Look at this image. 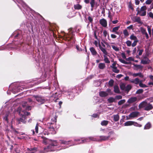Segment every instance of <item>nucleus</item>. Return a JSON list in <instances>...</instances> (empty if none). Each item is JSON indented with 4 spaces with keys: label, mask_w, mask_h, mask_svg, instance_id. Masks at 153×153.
<instances>
[{
    "label": "nucleus",
    "mask_w": 153,
    "mask_h": 153,
    "mask_svg": "<svg viewBox=\"0 0 153 153\" xmlns=\"http://www.w3.org/2000/svg\"><path fill=\"white\" fill-rule=\"evenodd\" d=\"M57 146V143L56 141H54L52 143L48 146L47 148L44 149V151L41 152L40 153L37 152L36 149L35 148L28 149L27 152H24V153H45L46 152L54 151V147Z\"/></svg>",
    "instance_id": "1"
},
{
    "label": "nucleus",
    "mask_w": 153,
    "mask_h": 153,
    "mask_svg": "<svg viewBox=\"0 0 153 153\" xmlns=\"http://www.w3.org/2000/svg\"><path fill=\"white\" fill-rule=\"evenodd\" d=\"M100 139L98 138H96L93 137H90L88 138H82L81 140H77L76 141H80L79 143H84L89 142L90 141H101L102 140H108L109 136H100L99 137Z\"/></svg>",
    "instance_id": "2"
},
{
    "label": "nucleus",
    "mask_w": 153,
    "mask_h": 153,
    "mask_svg": "<svg viewBox=\"0 0 153 153\" xmlns=\"http://www.w3.org/2000/svg\"><path fill=\"white\" fill-rule=\"evenodd\" d=\"M56 119L55 118L54 119L53 122L48 123H47V127L49 129V131L48 132L46 130L43 131V133L45 135H48L49 134L51 133L52 134H56V132L55 130L56 128Z\"/></svg>",
    "instance_id": "3"
},
{
    "label": "nucleus",
    "mask_w": 153,
    "mask_h": 153,
    "mask_svg": "<svg viewBox=\"0 0 153 153\" xmlns=\"http://www.w3.org/2000/svg\"><path fill=\"white\" fill-rule=\"evenodd\" d=\"M147 7L146 6H144L141 7L140 10H137V15H139L141 16H144L146 14Z\"/></svg>",
    "instance_id": "4"
},
{
    "label": "nucleus",
    "mask_w": 153,
    "mask_h": 153,
    "mask_svg": "<svg viewBox=\"0 0 153 153\" xmlns=\"http://www.w3.org/2000/svg\"><path fill=\"white\" fill-rule=\"evenodd\" d=\"M34 97L38 102L40 104H43L47 101L46 99L41 96H35Z\"/></svg>",
    "instance_id": "5"
},
{
    "label": "nucleus",
    "mask_w": 153,
    "mask_h": 153,
    "mask_svg": "<svg viewBox=\"0 0 153 153\" xmlns=\"http://www.w3.org/2000/svg\"><path fill=\"white\" fill-rule=\"evenodd\" d=\"M139 113L137 111L133 112L131 113L127 117V120L132 119V118L137 117Z\"/></svg>",
    "instance_id": "6"
},
{
    "label": "nucleus",
    "mask_w": 153,
    "mask_h": 153,
    "mask_svg": "<svg viewBox=\"0 0 153 153\" xmlns=\"http://www.w3.org/2000/svg\"><path fill=\"white\" fill-rule=\"evenodd\" d=\"M13 119V118L11 117V114H10L9 112H7L3 118L4 120L7 123H8L9 120H11Z\"/></svg>",
    "instance_id": "7"
},
{
    "label": "nucleus",
    "mask_w": 153,
    "mask_h": 153,
    "mask_svg": "<svg viewBox=\"0 0 153 153\" xmlns=\"http://www.w3.org/2000/svg\"><path fill=\"white\" fill-rule=\"evenodd\" d=\"M18 110L20 111L19 114L20 116H22V117H24V118L26 117V116H28L30 114V113L29 112L21 111L19 108H18Z\"/></svg>",
    "instance_id": "8"
},
{
    "label": "nucleus",
    "mask_w": 153,
    "mask_h": 153,
    "mask_svg": "<svg viewBox=\"0 0 153 153\" xmlns=\"http://www.w3.org/2000/svg\"><path fill=\"white\" fill-rule=\"evenodd\" d=\"M116 62H114L112 64V65L111 66V67L113 68L112 71L113 72L116 73H118L119 72V70L117 69L116 66Z\"/></svg>",
    "instance_id": "9"
},
{
    "label": "nucleus",
    "mask_w": 153,
    "mask_h": 153,
    "mask_svg": "<svg viewBox=\"0 0 153 153\" xmlns=\"http://www.w3.org/2000/svg\"><path fill=\"white\" fill-rule=\"evenodd\" d=\"M100 24L103 27H106L107 26V22L104 19H102L100 20Z\"/></svg>",
    "instance_id": "10"
},
{
    "label": "nucleus",
    "mask_w": 153,
    "mask_h": 153,
    "mask_svg": "<svg viewBox=\"0 0 153 153\" xmlns=\"http://www.w3.org/2000/svg\"><path fill=\"white\" fill-rule=\"evenodd\" d=\"M131 82L134 83L136 85L139 84L140 80L138 78H135L134 79H132L130 80Z\"/></svg>",
    "instance_id": "11"
},
{
    "label": "nucleus",
    "mask_w": 153,
    "mask_h": 153,
    "mask_svg": "<svg viewBox=\"0 0 153 153\" xmlns=\"http://www.w3.org/2000/svg\"><path fill=\"white\" fill-rule=\"evenodd\" d=\"M137 98L136 97H131L128 100L127 102L129 103H133L137 101Z\"/></svg>",
    "instance_id": "12"
},
{
    "label": "nucleus",
    "mask_w": 153,
    "mask_h": 153,
    "mask_svg": "<svg viewBox=\"0 0 153 153\" xmlns=\"http://www.w3.org/2000/svg\"><path fill=\"white\" fill-rule=\"evenodd\" d=\"M99 46L100 49L104 54V55H107L108 54V53L105 48L102 47L100 44H99Z\"/></svg>",
    "instance_id": "13"
},
{
    "label": "nucleus",
    "mask_w": 153,
    "mask_h": 153,
    "mask_svg": "<svg viewBox=\"0 0 153 153\" xmlns=\"http://www.w3.org/2000/svg\"><path fill=\"white\" fill-rule=\"evenodd\" d=\"M133 20L134 22H137L139 24L142 23L141 19L139 17H134Z\"/></svg>",
    "instance_id": "14"
},
{
    "label": "nucleus",
    "mask_w": 153,
    "mask_h": 153,
    "mask_svg": "<svg viewBox=\"0 0 153 153\" xmlns=\"http://www.w3.org/2000/svg\"><path fill=\"white\" fill-rule=\"evenodd\" d=\"M147 105V102L146 101H143L141 102L139 105V107L140 109L143 108H145Z\"/></svg>",
    "instance_id": "15"
},
{
    "label": "nucleus",
    "mask_w": 153,
    "mask_h": 153,
    "mask_svg": "<svg viewBox=\"0 0 153 153\" xmlns=\"http://www.w3.org/2000/svg\"><path fill=\"white\" fill-rule=\"evenodd\" d=\"M120 26H118L117 27H114L112 30V32H114L116 34L118 35L119 34V33L117 31L118 30L119 28H120Z\"/></svg>",
    "instance_id": "16"
},
{
    "label": "nucleus",
    "mask_w": 153,
    "mask_h": 153,
    "mask_svg": "<svg viewBox=\"0 0 153 153\" xmlns=\"http://www.w3.org/2000/svg\"><path fill=\"white\" fill-rule=\"evenodd\" d=\"M152 108V105L151 104L147 103L146 105V106L144 109L148 111L151 109Z\"/></svg>",
    "instance_id": "17"
},
{
    "label": "nucleus",
    "mask_w": 153,
    "mask_h": 153,
    "mask_svg": "<svg viewBox=\"0 0 153 153\" xmlns=\"http://www.w3.org/2000/svg\"><path fill=\"white\" fill-rule=\"evenodd\" d=\"M82 6L79 4H76L74 5V8L75 10H79L82 8Z\"/></svg>",
    "instance_id": "18"
},
{
    "label": "nucleus",
    "mask_w": 153,
    "mask_h": 153,
    "mask_svg": "<svg viewBox=\"0 0 153 153\" xmlns=\"http://www.w3.org/2000/svg\"><path fill=\"white\" fill-rule=\"evenodd\" d=\"M22 106L24 109H25L28 110H29L31 109V107L30 106H28L27 103H25L24 104H23Z\"/></svg>",
    "instance_id": "19"
},
{
    "label": "nucleus",
    "mask_w": 153,
    "mask_h": 153,
    "mask_svg": "<svg viewBox=\"0 0 153 153\" xmlns=\"http://www.w3.org/2000/svg\"><path fill=\"white\" fill-rule=\"evenodd\" d=\"M98 66L99 69H103L105 68V65L104 63H101L99 64Z\"/></svg>",
    "instance_id": "20"
},
{
    "label": "nucleus",
    "mask_w": 153,
    "mask_h": 153,
    "mask_svg": "<svg viewBox=\"0 0 153 153\" xmlns=\"http://www.w3.org/2000/svg\"><path fill=\"white\" fill-rule=\"evenodd\" d=\"M101 97H105L108 95V94L105 91H101L99 93Z\"/></svg>",
    "instance_id": "21"
},
{
    "label": "nucleus",
    "mask_w": 153,
    "mask_h": 153,
    "mask_svg": "<svg viewBox=\"0 0 153 153\" xmlns=\"http://www.w3.org/2000/svg\"><path fill=\"white\" fill-rule=\"evenodd\" d=\"M149 60L147 58H145L141 61V63L143 64H146L149 63Z\"/></svg>",
    "instance_id": "22"
},
{
    "label": "nucleus",
    "mask_w": 153,
    "mask_h": 153,
    "mask_svg": "<svg viewBox=\"0 0 153 153\" xmlns=\"http://www.w3.org/2000/svg\"><path fill=\"white\" fill-rule=\"evenodd\" d=\"M90 50L92 55H95L97 54V52L93 47L90 48Z\"/></svg>",
    "instance_id": "23"
},
{
    "label": "nucleus",
    "mask_w": 153,
    "mask_h": 153,
    "mask_svg": "<svg viewBox=\"0 0 153 153\" xmlns=\"http://www.w3.org/2000/svg\"><path fill=\"white\" fill-rule=\"evenodd\" d=\"M70 142V141H66L64 140H62L60 141V143L61 144H63L66 145H67L69 144V143Z\"/></svg>",
    "instance_id": "24"
},
{
    "label": "nucleus",
    "mask_w": 153,
    "mask_h": 153,
    "mask_svg": "<svg viewBox=\"0 0 153 153\" xmlns=\"http://www.w3.org/2000/svg\"><path fill=\"white\" fill-rule=\"evenodd\" d=\"M151 127V123L148 122L145 126L144 129H149Z\"/></svg>",
    "instance_id": "25"
},
{
    "label": "nucleus",
    "mask_w": 153,
    "mask_h": 153,
    "mask_svg": "<svg viewBox=\"0 0 153 153\" xmlns=\"http://www.w3.org/2000/svg\"><path fill=\"white\" fill-rule=\"evenodd\" d=\"M114 91L115 93H119L120 91L118 86L115 85L114 86Z\"/></svg>",
    "instance_id": "26"
},
{
    "label": "nucleus",
    "mask_w": 153,
    "mask_h": 153,
    "mask_svg": "<svg viewBox=\"0 0 153 153\" xmlns=\"http://www.w3.org/2000/svg\"><path fill=\"white\" fill-rule=\"evenodd\" d=\"M103 57L104 58L103 60L106 63H109L110 61L106 56V55H103Z\"/></svg>",
    "instance_id": "27"
},
{
    "label": "nucleus",
    "mask_w": 153,
    "mask_h": 153,
    "mask_svg": "<svg viewBox=\"0 0 153 153\" xmlns=\"http://www.w3.org/2000/svg\"><path fill=\"white\" fill-rule=\"evenodd\" d=\"M22 118H20L19 119H18V120L19 121V123L22 122L23 123H26V121L25 120L26 119V117L25 118H24L23 117H22V116H21Z\"/></svg>",
    "instance_id": "28"
},
{
    "label": "nucleus",
    "mask_w": 153,
    "mask_h": 153,
    "mask_svg": "<svg viewBox=\"0 0 153 153\" xmlns=\"http://www.w3.org/2000/svg\"><path fill=\"white\" fill-rule=\"evenodd\" d=\"M133 121H128L124 123L125 126H130L132 125Z\"/></svg>",
    "instance_id": "29"
},
{
    "label": "nucleus",
    "mask_w": 153,
    "mask_h": 153,
    "mask_svg": "<svg viewBox=\"0 0 153 153\" xmlns=\"http://www.w3.org/2000/svg\"><path fill=\"white\" fill-rule=\"evenodd\" d=\"M120 86V88L122 90H125L126 87V84L124 83H121Z\"/></svg>",
    "instance_id": "30"
},
{
    "label": "nucleus",
    "mask_w": 153,
    "mask_h": 153,
    "mask_svg": "<svg viewBox=\"0 0 153 153\" xmlns=\"http://www.w3.org/2000/svg\"><path fill=\"white\" fill-rule=\"evenodd\" d=\"M130 39L134 41L138 40L136 36H135L134 34H132L130 36Z\"/></svg>",
    "instance_id": "31"
},
{
    "label": "nucleus",
    "mask_w": 153,
    "mask_h": 153,
    "mask_svg": "<svg viewBox=\"0 0 153 153\" xmlns=\"http://www.w3.org/2000/svg\"><path fill=\"white\" fill-rule=\"evenodd\" d=\"M111 46L112 47L113 49L115 51H119V48L117 46L113 45H111Z\"/></svg>",
    "instance_id": "32"
},
{
    "label": "nucleus",
    "mask_w": 153,
    "mask_h": 153,
    "mask_svg": "<svg viewBox=\"0 0 153 153\" xmlns=\"http://www.w3.org/2000/svg\"><path fill=\"white\" fill-rule=\"evenodd\" d=\"M134 67L135 68V69L138 70L139 69L142 68L143 67L140 65H134Z\"/></svg>",
    "instance_id": "33"
},
{
    "label": "nucleus",
    "mask_w": 153,
    "mask_h": 153,
    "mask_svg": "<svg viewBox=\"0 0 153 153\" xmlns=\"http://www.w3.org/2000/svg\"><path fill=\"white\" fill-rule=\"evenodd\" d=\"M142 81H140L139 83V85L142 88H145L148 87L146 85L142 83Z\"/></svg>",
    "instance_id": "34"
},
{
    "label": "nucleus",
    "mask_w": 153,
    "mask_h": 153,
    "mask_svg": "<svg viewBox=\"0 0 153 153\" xmlns=\"http://www.w3.org/2000/svg\"><path fill=\"white\" fill-rule=\"evenodd\" d=\"M95 0H91L90 4L91 7L93 8L95 4Z\"/></svg>",
    "instance_id": "35"
},
{
    "label": "nucleus",
    "mask_w": 153,
    "mask_h": 153,
    "mask_svg": "<svg viewBox=\"0 0 153 153\" xmlns=\"http://www.w3.org/2000/svg\"><path fill=\"white\" fill-rule=\"evenodd\" d=\"M131 86L128 85L126 86L125 91H128L131 88Z\"/></svg>",
    "instance_id": "36"
},
{
    "label": "nucleus",
    "mask_w": 153,
    "mask_h": 153,
    "mask_svg": "<svg viewBox=\"0 0 153 153\" xmlns=\"http://www.w3.org/2000/svg\"><path fill=\"white\" fill-rule=\"evenodd\" d=\"M108 121L106 120H103L101 122V124L102 126H105L108 124Z\"/></svg>",
    "instance_id": "37"
},
{
    "label": "nucleus",
    "mask_w": 153,
    "mask_h": 153,
    "mask_svg": "<svg viewBox=\"0 0 153 153\" xmlns=\"http://www.w3.org/2000/svg\"><path fill=\"white\" fill-rule=\"evenodd\" d=\"M114 118L115 121H118L119 119V115L117 114L114 115Z\"/></svg>",
    "instance_id": "38"
},
{
    "label": "nucleus",
    "mask_w": 153,
    "mask_h": 153,
    "mask_svg": "<svg viewBox=\"0 0 153 153\" xmlns=\"http://www.w3.org/2000/svg\"><path fill=\"white\" fill-rule=\"evenodd\" d=\"M132 125H134L135 126L138 127H141L142 126L141 125L138 124L136 122L133 121V123H132Z\"/></svg>",
    "instance_id": "39"
},
{
    "label": "nucleus",
    "mask_w": 153,
    "mask_h": 153,
    "mask_svg": "<svg viewBox=\"0 0 153 153\" xmlns=\"http://www.w3.org/2000/svg\"><path fill=\"white\" fill-rule=\"evenodd\" d=\"M130 110L131 111H135L138 109L137 106L135 105H134L132 107L130 108Z\"/></svg>",
    "instance_id": "40"
},
{
    "label": "nucleus",
    "mask_w": 153,
    "mask_h": 153,
    "mask_svg": "<svg viewBox=\"0 0 153 153\" xmlns=\"http://www.w3.org/2000/svg\"><path fill=\"white\" fill-rule=\"evenodd\" d=\"M140 29L141 32L143 34H144L146 32V29L143 27H141L140 28Z\"/></svg>",
    "instance_id": "41"
},
{
    "label": "nucleus",
    "mask_w": 153,
    "mask_h": 153,
    "mask_svg": "<svg viewBox=\"0 0 153 153\" xmlns=\"http://www.w3.org/2000/svg\"><path fill=\"white\" fill-rule=\"evenodd\" d=\"M126 102L125 100H120L118 102V104L119 105H120Z\"/></svg>",
    "instance_id": "42"
},
{
    "label": "nucleus",
    "mask_w": 153,
    "mask_h": 153,
    "mask_svg": "<svg viewBox=\"0 0 153 153\" xmlns=\"http://www.w3.org/2000/svg\"><path fill=\"white\" fill-rule=\"evenodd\" d=\"M119 61L121 62V63L124 64H128V63L125 60L122 59H119Z\"/></svg>",
    "instance_id": "43"
},
{
    "label": "nucleus",
    "mask_w": 153,
    "mask_h": 153,
    "mask_svg": "<svg viewBox=\"0 0 153 153\" xmlns=\"http://www.w3.org/2000/svg\"><path fill=\"white\" fill-rule=\"evenodd\" d=\"M115 99L114 98L111 97L108 99V101L109 102H112L114 101Z\"/></svg>",
    "instance_id": "44"
},
{
    "label": "nucleus",
    "mask_w": 153,
    "mask_h": 153,
    "mask_svg": "<svg viewBox=\"0 0 153 153\" xmlns=\"http://www.w3.org/2000/svg\"><path fill=\"white\" fill-rule=\"evenodd\" d=\"M138 42V40L134 41V42L131 44V46L133 47L135 46L137 44V42Z\"/></svg>",
    "instance_id": "45"
},
{
    "label": "nucleus",
    "mask_w": 153,
    "mask_h": 153,
    "mask_svg": "<svg viewBox=\"0 0 153 153\" xmlns=\"http://www.w3.org/2000/svg\"><path fill=\"white\" fill-rule=\"evenodd\" d=\"M126 43L128 46L129 47L131 45V42L129 40L126 41Z\"/></svg>",
    "instance_id": "46"
},
{
    "label": "nucleus",
    "mask_w": 153,
    "mask_h": 153,
    "mask_svg": "<svg viewBox=\"0 0 153 153\" xmlns=\"http://www.w3.org/2000/svg\"><path fill=\"white\" fill-rule=\"evenodd\" d=\"M143 92V90L142 89H139L137 91L136 93L137 94H140L142 93Z\"/></svg>",
    "instance_id": "47"
},
{
    "label": "nucleus",
    "mask_w": 153,
    "mask_h": 153,
    "mask_svg": "<svg viewBox=\"0 0 153 153\" xmlns=\"http://www.w3.org/2000/svg\"><path fill=\"white\" fill-rule=\"evenodd\" d=\"M123 33L125 36H127L128 35V33L126 30H124L123 31Z\"/></svg>",
    "instance_id": "48"
},
{
    "label": "nucleus",
    "mask_w": 153,
    "mask_h": 153,
    "mask_svg": "<svg viewBox=\"0 0 153 153\" xmlns=\"http://www.w3.org/2000/svg\"><path fill=\"white\" fill-rule=\"evenodd\" d=\"M152 2V1L151 0H147L145 2V3L146 4L149 5L151 4Z\"/></svg>",
    "instance_id": "49"
},
{
    "label": "nucleus",
    "mask_w": 153,
    "mask_h": 153,
    "mask_svg": "<svg viewBox=\"0 0 153 153\" xmlns=\"http://www.w3.org/2000/svg\"><path fill=\"white\" fill-rule=\"evenodd\" d=\"M38 126L39 125L37 124L35 127V130L36 133L37 134L38 133Z\"/></svg>",
    "instance_id": "50"
},
{
    "label": "nucleus",
    "mask_w": 153,
    "mask_h": 153,
    "mask_svg": "<svg viewBox=\"0 0 153 153\" xmlns=\"http://www.w3.org/2000/svg\"><path fill=\"white\" fill-rule=\"evenodd\" d=\"M41 137L42 138H43V143H47V142H48V140L47 138H45V137Z\"/></svg>",
    "instance_id": "51"
},
{
    "label": "nucleus",
    "mask_w": 153,
    "mask_h": 153,
    "mask_svg": "<svg viewBox=\"0 0 153 153\" xmlns=\"http://www.w3.org/2000/svg\"><path fill=\"white\" fill-rule=\"evenodd\" d=\"M114 83V81L113 80H110L108 84L110 86H112Z\"/></svg>",
    "instance_id": "52"
},
{
    "label": "nucleus",
    "mask_w": 153,
    "mask_h": 153,
    "mask_svg": "<svg viewBox=\"0 0 153 153\" xmlns=\"http://www.w3.org/2000/svg\"><path fill=\"white\" fill-rule=\"evenodd\" d=\"M149 16L153 19V13L152 12H149L148 14Z\"/></svg>",
    "instance_id": "53"
},
{
    "label": "nucleus",
    "mask_w": 153,
    "mask_h": 153,
    "mask_svg": "<svg viewBox=\"0 0 153 153\" xmlns=\"http://www.w3.org/2000/svg\"><path fill=\"white\" fill-rule=\"evenodd\" d=\"M121 56H122V58H123V59H126V55H125V54L124 53V52H122L121 54Z\"/></svg>",
    "instance_id": "54"
},
{
    "label": "nucleus",
    "mask_w": 153,
    "mask_h": 153,
    "mask_svg": "<svg viewBox=\"0 0 153 153\" xmlns=\"http://www.w3.org/2000/svg\"><path fill=\"white\" fill-rule=\"evenodd\" d=\"M143 51V49L138 50V51H139V53H138V55L139 56L141 55L142 54Z\"/></svg>",
    "instance_id": "55"
},
{
    "label": "nucleus",
    "mask_w": 153,
    "mask_h": 153,
    "mask_svg": "<svg viewBox=\"0 0 153 153\" xmlns=\"http://www.w3.org/2000/svg\"><path fill=\"white\" fill-rule=\"evenodd\" d=\"M126 60L128 61H133L134 60V59L132 57H128V58H126Z\"/></svg>",
    "instance_id": "56"
},
{
    "label": "nucleus",
    "mask_w": 153,
    "mask_h": 153,
    "mask_svg": "<svg viewBox=\"0 0 153 153\" xmlns=\"http://www.w3.org/2000/svg\"><path fill=\"white\" fill-rule=\"evenodd\" d=\"M122 97L121 95H117L116 97V99L117 100H120L122 98Z\"/></svg>",
    "instance_id": "57"
},
{
    "label": "nucleus",
    "mask_w": 153,
    "mask_h": 153,
    "mask_svg": "<svg viewBox=\"0 0 153 153\" xmlns=\"http://www.w3.org/2000/svg\"><path fill=\"white\" fill-rule=\"evenodd\" d=\"M147 29L149 34L151 35V30L149 26H147Z\"/></svg>",
    "instance_id": "58"
},
{
    "label": "nucleus",
    "mask_w": 153,
    "mask_h": 153,
    "mask_svg": "<svg viewBox=\"0 0 153 153\" xmlns=\"http://www.w3.org/2000/svg\"><path fill=\"white\" fill-rule=\"evenodd\" d=\"M103 34L104 36L105 37H106V36L107 34H108L107 31L105 30H104L103 32Z\"/></svg>",
    "instance_id": "59"
},
{
    "label": "nucleus",
    "mask_w": 153,
    "mask_h": 153,
    "mask_svg": "<svg viewBox=\"0 0 153 153\" xmlns=\"http://www.w3.org/2000/svg\"><path fill=\"white\" fill-rule=\"evenodd\" d=\"M132 76L134 77H135L137 76H138L139 73H134L132 74Z\"/></svg>",
    "instance_id": "60"
},
{
    "label": "nucleus",
    "mask_w": 153,
    "mask_h": 153,
    "mask_svg": "<svg viewBox=\"0 0 153 153\" xmlns=\"http://www.w3.org/2000/svg\"><path fill=\"white\" fill-rule=\"evenodd\" d=\"M138 76H139L141 78H143V75L141 73H139V75Z\"/></svg>",
    "instance_id": "61"
},
{
    "label": "nucleus",
    "mask_w": 153,
    "mask_h": 153,
    "mask_svg": "<svg viewBox=\"0 0 153 153\" xmlns=\"http://www.w3.org/2000/svg\"><path fill=\"white\" fill-rule=\"evenodd\" d=\"M111 37L113 39H115L116 38L117 36L114 34H111Z\"/></svg>",
    "instance_id": "62"
},
{
    "label": "nucleus",
    "mask_w": 153,
    "mask_h": 153,
    "mask_svg": "<svg viewBox=\"0 0 153 153\" xmlns=\"http://www.w3.org/2000/svg\"><path fill=\"white\" fill-rule=\"evenodd\" d=\"M88 19L90 22H91L93 21L92 18L90 16H89L88 17Z\"/></svg>",
    "instance_id": "63"
},
{
    "label": "nucleus",
    "mask_w": 153,
    "mask_h": 153,
    "mask_svg": "<svg viewBox=\"0 0 153 153\" xmlns=\"http://www.w3.org/2000/svg\"><path fill=\"white\" fill-rule=\"evenodd\" d=\"M149 77L152 81H153V75H150L149 76Z\"/></svg>",
    "instance_id": "64"
}]
</instances>
